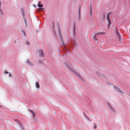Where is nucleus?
<instances>
[{
  "label": "nucleus",
  "mask_w": 130,
  "mask_h": 130,
  "mask_svg": "<svg viewBox=\"0 0 130 130\" xmlns=\"http://www.w3.org/2000/svg\"><path fill=\"white\" fill-rule=\"evenodd\" d=\"M53 31L55 35H56V33L55 32V27L56 26H57L58 27V33L59 35V36L60 38L61 39V40H62V37H61V34L60 31V29L58 25L56 23H53Z\"/></svg>",
  "instance_id": "nucleus-1"
},
{
  "label": "nucleus",
  "mask_w": 130,
  "mask_h": 130,
  "mask_svg": "<svg viewBox=\"0 0 130 130\" xmlns=\"http://www.w3.org/2000/svg\"><path fill=\"white\" fill-rule=\"evenodd\" d=\"M113 87L114 89L119 94H122L124 93L120 89L118 86H113Z\"/></svg>",
  "instance_id": "nucleus-2"
},
{
  "label": "nucleus",
  "mask_w": 130,
  "mask_h": 130,
  "mask_svg": "<svg viewBox=\"0 0 130 130\" xmlns=\"http://www.w3.org/2000/svg\"><path fill=\"white\" fill-rule=\"evenodd\" d=\"M109 14H108L107 17V24L108 28L109 29L110 28V25L111 23V21L109 19Z\"/></svg>",
  "instance_id": "nucleus-3"
},
{
  "label": "nucleus",
  "mask_w": 130,
  "mask_h": 130,
  "mask_svg": "<svg viewBox=\"0 0 130 130\" xmlns=\"http://www.w3.org/2000/svg\"><path fill=\"white\" fill-rule=\"evenodd\" d=\"M107 104L109 108H110L111 111L114 113H115L116 110L108 103H107Z\"/></svg>",
  "instance_id": "nucleus-4"
},
{
  "label": "nucleus",
  "mask_w": 130,
  "mask_h": 130,
  "mask_svg": "<svg viewBox=\"0 0 130 130\" xmlns=\"http://www.w3.org/2000/svg\"><path fill=\"white\" fill-rule=\"evenodd\" d=\"M37 52L40 56L42 57L44 56V53L42 50H38L37 51Z\"/></svg>",
  "instance_id": "nucleus-5"
},
{
  "label": "nucleus",
  "mask_w": 130,
  "mask_h": 130,
  "mask_svg": "<svg viewBox=\"0 0 130 130\" xmlns=\"http://www.w3.org/2000/svg\"><path fill=\"white\" fill-rule=\"evenodd\" d=\"M26 63L27 64H28L31 66H34L33 64L31 62H30L28 60H27L26 62Z\"/></svg>",
  "instance_id": "nucleus-6"
},
{
  "label": "nucleus",
  "mask_w": 130,
  "mask_h": 130,
  "mask_svg": "<svg viewBox=\"0 0 130 130\" xmlns=\"http://www.w3.org/2000/svg\"><path fill=\"white\" fill-rule=\"evenodd\" d=\"M105 34V32H98L95 33V35L96 36L99 35H104Z\"/></svg>",
  "instance_id": "nucleus-7"
},
{
  "label": "nucleus",
  "mask_w": 130,
  "mask_h": 130,
  "mask_svg": "<svg viewBox=\"0 0 130 130\" xmlns=\"http://www.w3.org/2000/svg\"><path fill=\"white\" fill-rule=\"evenodd\" d=\"M67 66V67L72 72H73L74 74H76V75H78V74L73 69H71L69 67V66Z\"/></svg>",
  "instance_id": "nucleus-8"
},
{
  "label": "nucleus",
  "mask_w": 130,
  "mask_h": 130,
  "mask_svg": "<svg viewBox=\"0 0 130 130\" xmlns=\"http://www.w3.org/2000/svg\"><path fill=\"white\" fill-rule=\"evenodd\" d=\"M75 25H74V26L73 28V34L74 36H75Z\"/></svg>",
  "instance_id": "nucleus-9"
},
{
  "label": "nucleus",
  "mask_w": 130,
  "mask_h": 130,
  "mask_svg": "<svg viewBox=\"0 0 130 130\" xmlns=\"http://www.w3.org/2000/svg\"><path fill=\"white\" fill-rule=\"evenodd\" d=\"M1 3H0V14L1 15H3L4 14H3V12L2 11L1 8Z\"/></svg>",
  "instance_id": "nucleus-10"
},
{
  "label": "nucleus",
  "mask_w": 130,
  "mask_h": 130,
  "mask_svg": "<svg viewBox=\"0 0 130 130\" xmlns=\"http://www.w3.org/2000/svg\"><path fill=\"white\" fill-rule=\"evenodd\" d=\"M29 111L31 112L32 114V116L33 117H34L35 116V114L34 112L32 110H29Z\"/></svg>",
  "instance_id": "nucleus-11"
},
{
  "label": "nucleus",
  "mask_w": 130,
  "mask_h": 130,
  "mask_svg": "<svg viewBox=\"0 0 130 130\" xmlns=\"http://www.w3.org/2000/svg\"><path fill=\"white\" fill-rule=\"evenodd\" d=\"M41 3V2H39L38 3V6L39 7H42L43 6V5H41L40 4Z\"/></svg>",
  "instance_id": "nucleus-12"
},
{
  "label": "nucleus",
  "mask_w": 130,
  "mask_h": 130,
  "mask_svg": "<svg viewBox=\"0 0 130 130\" xmlns=\"http://www.w3.org/2000/svg\"><path fill=\"white\" fill-rule=\"evenodd\" d=\"M44 8H40L38 9L37 11H43L44 10Z\"/></svg>",
  "instance_id": "nucleus-13"
},
{
  "label": "nucleus",
  "mask_w": 130,
  "mask_h": 130,
  "mask_svg": "<svg viewBox=\"0 0 130 130\" xmlns=\"http://www.w3.org/2000/svg\"><path fill=\"white\" fill-rule=\"evenodd\" d=\"M36 87L38 88H39L40 87V85L38 82H37L36 84Z\"/></svg>",
  "instance_id": "nucleus-14"
},
{
  "label": "nucleus",
  "mask_w": 130,
  "mask_h": 130,
  "mask_svg": "<svg viewBox=\"0 0 130 130\" xmlns=\"http://www.w3.org/2000/svg\"><path fill=\"white\" fill-rule=\"evenodd\" d=\"M25 44L26 45H27L28 46H29L30 45L29 43L28 42L26 41L25 42Z\"/></svg>",
  "instance_id": "nucleus-15"
},
{
  "label": "nucleus",
  "mask_w": 130,
  "mask_h": 130,
  "mask_svg": "<svg viewBox=\"0 0 130 130\" xmlns=\"http://www.w3.org/2000/svg\"><path fill=\"white\" fill-rule=\"evenodd\" d=\"M79 12H78V14L79 15V16L80 17V7L79 9Z\"/></svg>",
  "instance_id": "nucleus-16"
},
{
  "label": "nucleus",
  "mask_w": 130,
  "mask_h": 130,
  "mask_svg": "<svg viewBox=\"0 0 130 130\" xmlns=\"http://www.w3.org/2000/svg\"><path fill=\"white\" fill-rule=\"evenodd\" d=\"M107 84L109 85H112V84L110 82L108 81L107 82Z\"/></svg>",
  "instance_id": "nucleus-17"
},
{
  "label": "nucleus",
  "mask_w": 130,
  "mask_h": 130,
  "mask_svg": "<svg viewBox=\"0 0 130 130\" xmlns=\"http://www.w3.org/2000/svg\"><path fill=\"white\" fill-rule=\"evenodd\" d=\"M93 38L94 40H97V38L96 37H95L94 36H93Z\"/></svg>",
  "instance_id": "nucleus-18"
},
{
  "label": "nucleus",
  "mask_w": 130,
  "mask_h": 130,
  "mask_svg": "<svg viewBox=\"0 0 130 130\" xmlns=\"http://www.w3.org/2000/svg\"><path fill=\"white\" fill-rule=\"evenodd\" d=\"M116 33H117V35L118 36H120L119 32L118 31H117L116 32Z\"/></svg>",
  "instance_id": "nucleus-19"
},
{
  "label": "nucleus",
  "mask_w": 130,
  "mask_h": 130,
  "mask_svg": "<svg viewBox=\"0 0 130 130\" xmlns=\"http://www.w3.org/2000/svg\"><path fill=\"white\" fill-rule=\"evenodd\" d=\"M86 118H87V119L89 121H91V119L87 117H86Z\"/></svg>",
  "instance_id": "nucleus-20"
},
{
  "label": "nucleus",
  "mask_w": 130,
  "mask_h": 130,
  "mask_svg": "<svg viewBox=\"0 0 130 130\" xmlns=\"http://www.w3.org/2000/svg\"><path fill=\"white\" fill-rule=\"evenodd\" d=\"M96 125H95V124H94V128L95 129L96 128Z\"/></svg>",
  "instance_id": "nucleus-21"
},
{
  "label": "nucleus",
  "mask_w": 130,
  "mask_h": 130,
  "mask_svg": "<svg viewBox=\"0 0 130 130\" xmlns=\"http://www.w3.org/2000/svg\"><path fill=\"white\" fill-rule=\"evenodd\" d=\"M118 37H119V40H120L121 39V37H120V36H118Z\"/></svg>",
  "instance_id": "nucleus-22"
},
{
  "label": "nucleus",
  "mask_w": 130,
  "mask_h": 130,
  "mask_svg": "<svg viewBox=\"0 0 130 130\" xmlns=\"http://www.w3.org/2000/svg\"><path fill=\"white\" fill-rule=\"evenodd\" d=\"M5 74H7V73H8V72H6V71H5Z\"/></svg>",
  "instance_id": "nucleus-23"
},
{
  "label": "nucleus",
  "mask_w": 130,
  "mask_h": 130,
  "mask_svg": "<svg viewBox=\"0 0 130 130\" xmlns=\"http://www.w3.org/2000/svg\"><path fill=\"white\" fill-rule=\"evenodd\" d=\"M34 7H36V5H33Z\"/></svg>",
  "instance_id": "nucleus-24"
},
{
  "label": "nucleus",
  "mask_w": 130,
  "mask_h": 130,
  "mask_svg": "<svg viewBox=\"0 0 130 130\" xmlns=\"http://www.w3.org/2000/svg\"><path fill=\"white\" fill-rule=\"evenodd\" d=\"M22 15H23V16L24 17V13H22Z\"/></svg>",
  "instance_id": "nucleus-25"
},
{
  "label": "nucleus",
  "mask_w": 130,
  "mask_h": 130,
  "mask_svg": "<svg viewBox=\"0 0 130 130\" xmlns=\"http://www.w3.org/2000/svg\"><path fill=\"white\" fill-rule=\"evenodd\" d=\"M10 73H9V76H10Z\"/></svg>",
  "instance_id": "nucleus-26"
},
{
  "label": "nucleus",
  "mask_w": 130,
  "mask_h": 130,
  "mask_svg": "<svg viewBox=\"0 0 130 130\" xmlns=\"http://www.w3.org/2000/svg\"><path fill=\"white\" fill-rule=\"evenodd\" d=\"M90 11H91V9H90Z\"/></svg>",
  "instance_id": "nucleus-27"
},
{
  "label": "nucleus",
  "mask_w": 130,
  "mask_h": 130,
  "mask_svg": "<svg viewBox=\"0 0 130 130\" xmlns=\"http://www.w3.org/2000/svg\"><path fill=\"white\" fill-rule=\"evenodd\" d=\"M24 35L25 36V32L24 31Z\"/></svg>",
  "instance_id": "nucleus-28"
},
{
  "label": "nucleus",
  "mask_w": 130,
  "mask_h": 130,
  "mask_svg": "<svg viewBox=\"0 0 130 130\" xmlns=\"http://www.w3.org/2000/svg\"><path fill=\"white\" fill-rule=\"evenodd\" d=\"M20 124V125L21 126V124Z\"/></svg>",
  "instance_id": "nucleus-29"
}]
</instances>
